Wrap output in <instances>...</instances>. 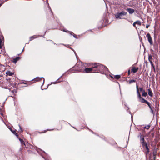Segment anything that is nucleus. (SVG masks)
Masks as SVG:
<instances>
[{"label": "nucleus", "mask_w": 160, "mask_h": 160, "mask_svg": "<svg viewBox=\"0 0 160 160\" xmlns=\"http://www.w3.org/2000/svg\"><path fill=\"white\" fill-rule=\"evenodd\" d=\"M3 45V43L2 42V40L1 38L0 39V49H2V48Z\"/></svg>", "instance_id": "412c9836"}, {"label": "nucleus", "mask_w": 160, "mask_h": 160, "mask_svg": "<svg viewBox=\"0 0 160 160\" xmlns=\"http://www.w3.org/2000/svg\"><path fill=\"white\" fill-rule=\"evenodd\" d=\"M152 67V68L153 69V70L155 72V66H153V67Z\"/></svg>", "instance_id": "c9c22d12"}, {"label": "nucleus", "mask_w": 160, "mask_h": 160, "mask_svg": "<svg viewBox=\"0 0 160 160\" xmlns=\"http://www.w3.org/2000/svg\"><path fill=\"white\" fill-rule=\"evenodd\" d=\"M90 66H92L94 68L93 72H97L103 73L104 72V66L99 63H90Z\"/></svg>", "instance_id": "20e7f679"}, {"label": "nucleus", "mask_w": 160, "mask_h": 160, "mask_svg": "<svg viewBox=\"0 0 160 160\" xmlns=\"http://www.w3.org/2000/svg\"><path fill=\"white\" fill-rule=\"evenodd\" d=\"M18 138L19 139V140L20 141L21 144L22 145L23 144L24 145H25V142L23 140L19 137H18Z\"/></svg>", "instance_id": "6ab92c4d"}, {"label": "nucleus", "mask_w": 160, "mask_h": 160, "mask_svg": "<svg viewBox=\"0 0 160 160\" xmlns=\"http://www.w3.org/2000/svg\"><path fill=\"white\" fill-rule=\"evenodd\" d=\"M151 136H152V138H153L154 137V133L153 132H152V133H151Z\"/></svg>", "instance_id": "473e14b6"}, {"label": "nucleus", "mask_w": 160, "mask_h": 160, "mask_svg": "<svg viewBox=\"0 0 160 160\" xmlns=\"http://www.w3.org/2000/svg\"><path fill=\"white\" fill-rule=\"evenodd\" d=\"M48 41V42L47 43V44L48 45H49V44H55V43H54V42L52 41V40H48L47 41Z\"/></svg>", "instance_id": "aec40b11"}, {"label": "nucleus", "mask_w": 160, "mask_h": 160, "mask_svg": "<svg viewBox=\"0 0 160 160\" xmlns=\"http://www.w3.org/2000/svg\"><path fill=\"white\" fill-rule=\"evenodd\" d=\"M136 82V80H130L129 82V84H131V83H133V82Z\"/></svg>", "instance_id": "bb28decb"}, {"label": "nucleus", "mask_w": 160, "mask_h": 160, "mask_svg": "<svg viewBox=\"0 0 160 160\" xmlns=\"http://www.w3.org/2000/svg\"><path fill=\"white\" fill-rule=\"evenodd\" d=\"M140 143L143 148V152L146 157H147L150 151L149 148L150 146L145 141L144 136L142 135L141 134L140 135Z\"/></svg>", "instance_id": "7ed1b4c3"}, {"label": "nucleus", "mask_w": 160, "mask_h": 160, "mask_svg": "<svg viewBox=\"0 0 160 160\" xmlns=\"http://www.w3.org/2000/svg\"><path fill=\"white\" fill-rule=\"evenodd\" d=\"M1 4H0V7H1Z\"/></svg>", "instance_id": "58836bf2"}, {"label": "nucleus", "mask_w": 160, "mask_h": 160, "mask_svg": "<svg viewBox=\"0 0 160 160\" xmlns=\"http://www.w3.org/2000/svg\"><path fill=\"white\" fill-rule=\"evenodd\" d=\"M131 72L133 73H135L137 72L138 70V68H136L134 66H132V67Z\"/></svg>", "instance_id": "dca6fc26"}, {"label": "nucleus", "mask_w": 160, "mask_h": 160, "mask_svg": "<svg viewBox=\"0 0 160 160\" xmlns=\"http://www.w3.org/2000/svg\"><path fill=\"white\" fill-rule=\"evenodd\" d=\"M148 60L150 62V61H152V57L151 55H148Z\"/></svg>", "instance_id": "a878e982"}, {"label": "nucleus", "mask_w": 160, "mask_h": 160, "mask_svg": "<svg viewBox=\"0 0 160 160\" xmlns=\"http://www.w3.org/2000/svg\"><path fill=\"white\" fill-rule=\"evenodd\" d=\"M6 74L7 78V77H8V76H11V77H12V76L14 75L13 72H12L9 70L7 71H6Z\"/></svg>", "instance_id": "4468645a"}, {"label": "nucleus", "mask_w": 160, "mask_h": 160, "mask_svg": "<svg viewBox=\"0 0 160 160\" xmlns=\"http://www.w3.org/2000/svg\"><path fill=\"white\" fill-rule=\"evenodd\" d=\"M135 23H136V24H137L140 26L141 25V23L140 21L138 20V21H135Z\"/></svg>", "instance_id": "4be33fe9"}, {"label": "nucleus", "mask_w": 160, "mask_h": 160, "mask_svg": "<svg viewBox=\"0 0 160 160\" xmlns=\"http://www.w3.org/2000/svg\"><path fill=\"white\" fill-rule=\"evenodd\" d=\"M78 64H76L73 67L69 70V72L71 73H73L75 72H79L76 71L78 69Z\"/></svg>", "instance_id": "1a4fd4ad"}, {"label": "nucleus", "mask_w": 160, "mask_h": 160, "mask_svg": "<svg viewBox=\"0 0 160 160\" xmlns=\"http://www.w3.org/2000/svg\"><path fill=\"white\" fill-rule=\"evenodd\" d=\"M136 88L138 98L139 99V101L142 103L147 104L149 108L152 109L150 103L141 97L139 90L140 91L142 92V96L146 97L147 95V92H145V90L143 89L142 88H140L139 89L138 86L137 84L136 85Z\"/></svg>", "instance_id": "f03ea898"}, {"label": "nucleus", "mask_w": 160, "mask_h": 160, "mask_svg": "<svg viewBox=\"0 0 160 160\" xmlns=\"http://www.w3.org/2000/svg\"><path fill=\"white\" fill-rule=\"evenodd\" d=\"M126 10L130 14H132L135 12V10L134 9L130 8H128L127 9H126Z\"/></svg>", "instance_id": "2eb2a0df"}, {"label": "nucleus", "mask_w": 160, "mask_h": 160, "mask_svg": "<svg viewBox=\"0 0 160 160\" xmlns=\"http://www.w3.org/2000/svg\"><path fill=\"white\" fill-rule=\"evenodd\" d=\"M36 38H37V37L35 35L33 36L30 38L29 41H31Z\"/></svg>", "instance_id": "5701e85b"}, {"label": "nucleus", "mask_w": 160, "mask_h": 160, "mask_svg": "<svg viewBox=\"0 0 160 160\" xmlns=\"http://www.w3.org/2000/svg\"><path fill=\"white\" fill-rule=\"evenodd\" d=\"M63 85L64 86V88H68L69 87V85L68 83L67 82H63Z\"/></svg>", "instance_id": "a211bd4d"}, {"label": "nucleus", "mask_w": 160, "mask_h": 160, "mask_svg": "<svg viewBox=\"0 0 160 160\" xmlns=\"http://www.w3.org/2000/svg\"><path fill=\"white\" fill-rule=\"evenodd\" d=\"M71 35H73L74 38H77V35H76V34H75L73 33L72 32H71Z\"/></svg>", "instance_id": "cd10ccee"}, {"label": "nucleus", "mask_w": 160, "mask_h": 160, "mask_svg": "<svg viewBox=\"0 0 160 160\" xmlns=\"http://www.w3.org/2000/svg\"><path fill=\"white\" fill-rule=\"evenodd\" d=\"M136 23H135V22H134L133 24V26L136 29H137V27L136 25Z\"/></svg>", "instance_id": "c756f323"}, {"label": "nucleus", "mask_w": 160, "mask_h": 160, "mask_svg": "<svg viewBox=\"0 0 160 160\" xmlns=\"http://www.w3.org/2000/svg\"><path fill=\"white\" fill-rule=\"evenodd\" d=\"M21 58L19 57H17L16 58H12L11 60L12 62L14 63H16L17 61L19 60Z\"/></svg>", "instance_id": "ddd939ff"}, {"label": "nucleus", "mask_w": 160, "mask_h": 160, "mask_svg": "<svg viewBox=\"0 0 160 160\" xmlns=\"http://www.w3.org/2000/svg\"><path fill=\"white\" fill-rule=\"evenodd\" d=\"M42 80H43L44 81V79L43 78L37 77L35 78L31 82H29V83H29V84H31V83H32L34 82H37L40 81Z\"/></svg>", "instance_id": "9d476101"}, {"label": "nucleus", "mask_w": 160, "mask_h": 160, "mask_svg": "<svg viewBox=\"0 0 160 160\" xmlns=\"http://www.w3.org/2000/svg\"><path fill=\"white\" fill-rule=\"evenodd\" d=\"M156 49H158V47L157 46Z\"/></svg>", "instance_id": "4c0bfd02"}, {"label": "nucleus", "mask_w": 160, "mask_h": 160, "mask_svg": "<svg viewBox=\"0 0 160 160\" xmlns=\"http://www.w3.org/2000/svg\"><path fill=\"white\" fill-rule=\"evenodd\" d=\"M146 37L150 44L151 45H153L152 39L150 33H148L146 35Z\"/></svg>", "instance_id": "9b49d317"}, {"label": "nucleus", "mask_w": 160, "mask_h": 160, "mask_svg": "<svg viewBox=\"0 0 160 160\" xmlns=\"http://www.w3.org/2000/svg\"><path fill=\"white\" fill-rule=\"evenodd\" d=\"M110 77L113 79H116L117 80H118L121 78V77L120 75H110Z\"/></svg>", "instance_id": "f8f14e48"}, {"label": "nucleus", "mask_w": 160, "mask_h": 160, "mask_svg": "<svg viewBox=\"0 0 160 160\" xmlns=\"http://www.w3.org/2000/svg\"><path fill=\"white\" fill-rule=\"evenodd\" d=\"M149 62H150L151 64L152 65V67L154 66V65L152 61H150Z\"/></svg>", "instance_id": "7c9ffc66"}, {"label": "nucleus", "mask_w": 160, "mask_h": 160, "mask_svg": "<svg viewBox=\"0 0 160 160\" xmlns=\"http://www.w3.org/2000/svg\"><path fill=\"white\" fill-rule=\"evenodd\" d=\"M21 84H27V83H25V82H23L21 83Z\"/></svg>", "instance_id": "e433bc0d"}, {"label": "nucleus", "mask_w": 160, "mask_h": 160, "mask_svg": "<svg viewBox=\"0 0 160 160\" xmlns=\"http://www.w3.org/2000/svg\"><path fill=\"white\" fill-rule=\"evenodd\" d=\"M18 126L19 127V128L21 130V131L22 132V128H21V127L20 126V124H18Z\"/></svg>", "instance_id": "72a5a7b5"}, {"label": "nucleus", "mask_w": 160, "mask_h": 160, "mask_svg": "<svg viewBox=\"0 0 160 160\" xmlns=\"http://www.w3.org/2000/svg\"><path fill=\"white\" fill-rule=\"evenodd\" d=\"M46 15L48 19L53 17V13L50 8H48L47 12H46Z\"/></svg>", "instance_id": "0eeeda50"}, {"label": "nucleus", "mask_w": 160, "mask_h": 160, "mask_svg": "<svg viewBox=\"0 0 160 160\" xmlns=\"http://www.w3.org/2000/svg\"><path fill=\"white\" fill-rule=\"evenodd\" d=\"M12 132L14 134L15 136L18 138L19 137V136H18V133L17 132H16L15 131H12V130H11Z\"/></svg>", "instance_id": "b1692460"}, {"label": "nucleus", "mask_w": 160, "mask_h": 160, "mask_svg": "<svg viewBox=\"0 0 160 160\" xmlns=\"http://www.w3.org/2000/svg\"><path fill=\"white\" fill-rule=\"evenodd\" d=\"M130 74V69H129L128 71V75H129Z\"/></svg>", "instance_id": "2f4dec72"}, {"label": "nucleus", "mask_w": 160, "mask_h": 160, "mask_svg": "<svg viewBox=\"0 0 160 160\" xmlns=\"http://www.w3.org/2000/svg\"><path fill=\"white\" fill-rule=\"evenodd\" d=\"M127 14V12L125 11H122L120 12L117 13L115 15V17L116 18L120 19L122 18L123 16H125Z\"/></svg>", "instance_id": "39448f33"}, {"label": "nucleus", "mask_w": 160, "mask_h": 160, "mask_svg": "<svg viewBox=\"0 0 160 160\" xmlns=\"http://www.w3.org/2000/svg\"><path fill=\"white\" fill-rule=\"evenodd\" d=\"M16 82V79L15 78L7 77L3 80L2 83V86L3 88L10 90V92L13 95L12 97H14L15 93L17 92V89L16 87L17 84Z\"/></svg>", "instance_id": "f257e3e1"}, {"label": "nucleus", "mask_w": 160, "mask_h": 160, "mask_svg": "<svg viewBox=\"0 0 160 160\" xmlns=\"http://www.w3.org/2000/svg\"><path fill=\"white\" fill-rule=\"evenodd\" d=\"M92 66L91 68H84V72H85L87 73L94 72V68H92V66Z\"/></svg>", "instance_id": "6e6552de"}, {"label": "nucleus", "mask_w": 160, "mask_h": 160, "mask_svg": "<svg viewBox=\"0 0 160 160\" xmlns=\"http://www.w3.org/2000/svg\"><path fill=\"white\" fill-rule=\"evenodd\" d=\"M150 26V25H147L146 26V28H148Z\"/></svg>", "instance_id": "f704fd0d"}, {"label": "nucleus", "mask_w": 160, "mask_h": 160, "mask_svg": "<svg viewBox=\"0 0 160 160\" xmlns=\"http://www.w3.org/2000/svg\"><path fill=\"white\" fill-rule=\"evenodd\" d=\"M77 64H78V69L76 71L80 72H84V69L85 68L84 64L82 62H78Z\"/></svg>", "instance_id": "423d86ee"}, {"label": "nucleus", "mask_w": 160, "mask_h": 160, "mask_svg": "<svg viewBox=\"0 0 160 160\" xmlns=\"http://www.w3.org/2000/svg\"><path fill=\"white\" fill-rule=\"evenodd\" d=\"M150 125H148L147 126L145 127L144 128H146L147 129H149L150 128Z\"/></svg>", "instance_id": "c85d7f7f"}, {"label": "nucleus", "mask_w": 160, "mask_h": 160, "mask_svg": "<svg viewBox=\"0 0 160 160\" xmlns=\"http://www.w3.org/2000/svg\"><path fill=\"white\" fill-rule=\"evenodd\" d=\"M54 129H47L46 130H44L43 131H42V132H39L40 133H43L46 132L48 131H51V130H53Z\"/></svg>", "instance_id": "393cba45"}, {"label": "nucleus", "mask_w": 160, "mask_h": 160, "mask_svg": "<svg viewBox=\"0 0 160 160\" xmlns=\"http://www.w3.org/2000/svg\"><path fill=\"white\" fill-rule=\"evenodd\" d=\"M148 93L149 96L151 97H152L153 94L150 88H149L148 89Z\"/></svg>", "instance_id": "f3484780"}]
</instances>
